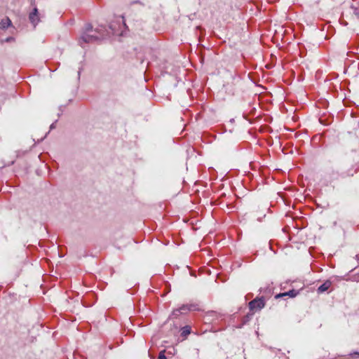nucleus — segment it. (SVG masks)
<instances>
[{
	"label": "nucleus",
	"instance_id": "nucleus-5",
	"mask_svg": "<svg viewBox=\"0 0 359 359\" xmlns=\"http://www.w3.org/2000/svg\"><path fill=\"white\" fill-rule=\"evenodd\" d=\"M11 20L9 19V18L6 17L5 18L2 19L1 21L0 22V29H5L8 27L11 26Z\"/></svg>",
	"mask_w": 359,
	"mask_h": 359
},
{
	"label": "nucleus",
	"instance_id": "nucleus-11",
	"mask_svg": "<svg viewBox=\"0 0 359 359\" xmlns=\"http://www.w3.org/2000/svg\"><path fill=\"white\" fill-rule=\"evenodd\" d=\"M183 332H187V333H189V331H187V330H183Z\"/></svg>",
	"mask_w": 359,
	"mask_h": 359
},
{
	"label": "nucleus",
	"instance_id": "nucleus-2",
	"mask_svg": "<svg viewBox=\"0 0 359 359\" xmlns=\"http://www.w3.org/2000/svg\"><path fill=\"white\" fill-rule=\"evenodd\" d=\"M265 305L263 299H254L249 303V307L251 311L260 310Z\"/></svg>",
	"mask_w": 359,
	"mask_h": 359
},
{
	"label": "nucleus",
	"instance_id": "nucleus-6",
	"mask_svg": "<svg viewBox=\"0 0 359 359\" xmlns=\"http://www.w3.org/2000/svg\"><path fill=\"white\" fill-rule=\"evenodd\" d=\"M332 283L330 281H325L318 288V292L322 293L327 291L330 287Z\"/></svg>",
	"mask_w": 359,
	"mask_h": 359
},
{
	"label": "nucleus",
	"instance_id": "nucleus-7",
	"mask_svg": "<svg viewBox=\"0 0 359 359\" xmlns=\"http://www.w3.org/2000/svg\"><path fill=\"white\" fill-rule=\"evenodd\" d=\"M297 292L295 290H290L287 292L279 294L276 295V297L278 298L280 297H283V296H285V295H289L291 297H294L297 295Z\"/></svg>",
	"mask_w": 359,
	"mask_h": 359
},
{
	"label": "nucleus",
	"instance_id": "nucleus-4",
	"mask_svg": "<svg viewBox=\"0 0 359 359\" xmlns=\"http://www.w3.org/2000/svg\"><path fill=\"white\" fill-rule=\"evenodd\" d=\"M178 310H180V313L184 314L187 313L189 311H194L196 309V306L195 305L191 304V305H182L180 306Z\"/></svg>",
	"mask_w": 359,
	"mask_h": 359
},
{
	"label": "nucleus",
	"instance_id": "nucleus-3",
	"mask_svg": "<svg viewBox=\"0 0 359 359\" xmlns=\"http://www.w3.org/2000/svg\"><path fill=\"white\" fill-rule=\"evenodd\" d=\"M30 22L35 26L39 21L37 8H34L33 11L29 15Z\"/></svg>",
	"mask_w": 359,
	"mask_h": 359
},
{
	"label": "nucleus",
	"instance_id": "nucleus-13",
	"mask_svg": "<svg viewBox=\"0 0 359 359\" xmlns=\"http://www.w3.org/2000/svg\"><path fill=\"white\" fill-rule=\"evenodd\" d=\"M183 332H187V333H189V331H187V330H183Z\"/></svg>",
	"mask_w": 359,
	"mask_h": 359
},
{
	"label": "nucleus",
	"instance_id": "nucleus-8",
	"mask_svg": "<svg viewBox=\"0 0 359 359\" xmlns=\"http://www.w3.org/2000/svg\"><path fill=\"white\" fill-rule=\"evenodd\" d=\"M180 310H178V309H175L173 311H172V315L173 316H175V318L178 317L181 313H180Z\"/></svg>",
	"mask_w": 359,
	"mask_h": 359
},
{
	"label": "nucleus",
	"instance_id": "nucleus-9",
	"mask_svg": "<svg viewBox=\"0 0 359 359\" xmlns=\"http://www.w3.org/2000/svg\"><path fill=\"white\" fill-rule=\"evenodd\" d=\"M158 359H167L165 355V351H162L160 352L158 355Z\"/></svg>",
	"mask_w": 359,
	"mask_h": 359
},
{
	"label": "nucleus",
	"instance_id": "nucleus-12",
	"mask_svg": "<svg viewBox=\"0 0 359 359\" xmlns=\"http://www.w3.org/2000/svg\"><path fill=\"white\" fill-rule=\"evenodd\" d=\"M183 332H187V333H189V331H187V330H183Z\"/></svg>",
	"mask_w": 359,
	"mask_h": 359
},
{
	"label": "nucleus",
	"instance_id": "nucleus-10",
	"mask_svg": "<svg viewBox=\"0 0 359 359\" xmlns=\"http://www.w3.org/2000/svg\"><path fill=\"white\" fill-rule=\"evenodd\" d=\"M351 355H359V352H355V353H352Z\"/></svg>",
	"mask_w": 359,
	"mask_h": 359
},
{
	"label": "nucleus",
	"instance_id": "nucleus-1",
	"mask_svg": "<svg viewBox=\"0 0 359 359\" xmlns=\"http://www.w3.org/2000/svg\"><path fill=\"white\" fill-rule=\"evenodd\" d=\"M91 32H93L92 27L90 25H88L86 28V32L83 33L81 36V41H83L86 43H91L100 39L104 36L102 34H100V35H96L92 34Z\"/></svg>",
	"mask_w": 359,
	"mask_h": 359
}]
</instances>
